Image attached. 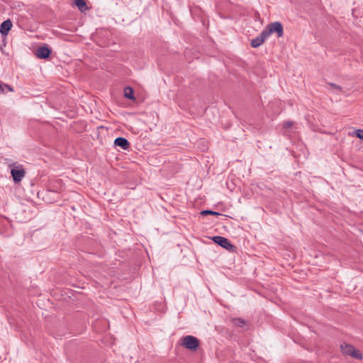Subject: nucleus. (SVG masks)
<instances>
[{"label":"nucleus","mask_w":363,"mask_h":363,"mask_svg":"<svg viewBox=\"0 0 363 363\" xmlns=\"http://www.w3.org/2000/svg\"><path fill=\"white\" fill-rule=\"evenodd\" d=\"M262 31L264 33V35H266L267 38L272 33H276L277 38H281L284 35L283 26L279 21L269 23Z\"/></svg>","instance_id":"f257e3e1"},{"label":"nucleus","mask_w":363,"mask_h":363,"mask_svg":"<svg viewBox=\"0 0 363 363\" xmlns=\"http://www.w3.org/2000/svg\"><path fill=\"white\" fill-rule=\"evenodd\" d=\"M212 240L217 244L218 245L222 247L223 248L227 250L228 251L230 252H236L237 247L235 245H233L228 239L216 235L212 238Z\"/></svg>","instance_id":"f03ea898"},{"label":"nucleus","mask_w":363,"mask_h":363,"mask_svg":"<svg viewBox=\"0 0 363 363\" xmlns=\"http://www.w3.org/2000/svg\"><path fill=\"white\" fill-rule=\"evenodd\" d=\"M182 340V345L191 351H196L199 346V340L192 335H186Z\"/></svg>","instance_id":"7ed1b4c3"},{"label":"nucleus","mask_w":363,"mask_h":363,"mask_svg":"<svg viewBox=\"0 0 363 363\" xmlns=\"http://www.w3.org/2000/svg\"><path fill=\"white\" fill-rule=\"evenodd\" d=\"M341 352L343 354L350 356L357 359H362V355L361 352L350 344H344L341 345Z\"/></svg>","instance_id":"20e7f679"},{"label":"nucleus","mask_w":363,"mask_h":363,"mask_svg":"<svg viewBox=\"0 0 363 363\" xmlns=\"http://www.w3.org/2000/svg\"><path fill=\"white\" fill-rule=\"evenodd\" d=\"M11 175L13 182L15 184H18L25 177L26 171L21 165H19L11 169Z\"/></svg>","instance_id":"39448f33"},{"label":"nucleus","mask_w":363,"mask_h":363,"mask_svg":"<svg viewBox=\"0 0 363 363\" xmlns=\"http://www.w3.org/2000/svg\"><path fill=\"white\" fill-rule=\"evenodd\" d=\"M52 53V50L47 45H44L43 46H40L36 50L35 55L42 60H47L50 57Z\"/></svg>","instance_id":"423d86ee"},{"label":"nucleus","mask_w":363,"mask_h":363,"mask_svg":"<svg viewBox=\"0 0 363 363\" xmlns=\"http://www.w3.org/2000/svg\"><path fill=\"white\" fill-rule=\"evenodd\" d=\"M114 145L118 146L124 150H128L130 147L129 141L123 137L116 138L114 140Z\"/></svg>","instance_id":"0eeeda50"},{"label":"nucleus","mask_w":363,"mask_h":363,"mask_svg":"<svg viewBox=\"0 0 363 363\" xmlns=\"http://www.w3.org/2000/svg\"><path fill=\"white\" fill-rule=\"evenodd\" d=\"M13 26L10 19L3 21L0 26V33L2 36H6Z\"/></svg>","instance_id":"6e6552de"},{"label":"nucleus","mask_w":363,"mask_h":363,"mask_svg":"<svg viewBox=\"0 0 363 363\" xmlns=\"http://www.w3.org/2000/svg\"><path fill=\"white\" fill-rule=\"evenodd\" d=\"M267 38V36L264 35V33L262 31L257 37L251 40L250 45L252 48H257L263 44Z\"/></svg>","instance_id":"1a4fd4ad"},{"label":"nucleus","mask_w":363,"mask_h":363,"mask_svg":"<svg viewBox=\"0 0 363 363\" xmlns=\"http://www.w3.org/2000/svg\"><path fill=\"white\" fill-rule=\"evenodd\" d=\"M75 6L81 11H84L87 10L88 7L86 5V0H74Z\"/></svg>","instance_id":"9d476101"},{"label":"nucleus","mask_w":363,"mask_h":363,"mask_svg":"<svg viewBox=\"0 0 363 363\" xmlns=\"http://www.w3.org/2000/svg\"><path fill=\"white\" fill-rule=\"evenodd\" d=\"M124 96L128 99L134 100L135 96L133 89L130 86L125 87L124 89Z\"/></svg>","instance_id":"9b49d317"},{"label":"nucleus","mask_w":363,"mask_h":363,"mask_svg":"<svg viewBox=\"0 0 363 363\" xmlns=\"http://www.w3.org/2000/svg\"><path fill=\"white\" fill-rule=\"evenodd\" d=\"M233 323L234 325L238 326V327H243L246 325V322L242 318H238L233 319Z\"/></svg>","instance_id":"f8f14e48"},{"label":"nucleus","mask_w":363,"mask_h":363,"mask_svg":"<svg viewBox=\"0 0 363 363\" xmlns=\"http://www.w3.org/2000/svg\"><path fill=\"white\" fill-rule=\"evenodd\" d=\"M201 215L202 216H206V215H212V216H220V213L216 211H213L211 210H203L201 212Z\"/></svg>","instance_id":"ddd939ff"},{"label":"nucleus","mask_w":363,"mask_h":363,"mask_svg":"<svg viewBox=\"0 0 363 363\" xmlns=\"http://www.w3.org/2000/svg\"><path fill=\"white\" fill-rule=\"evenodd\" d=\"M292 125H293V122L288 121H285L284 123L283 128L285 129H288V128H291Z\"/></svg>","instance_id":"4468645a"},{"label":"nucleus","mask_w":363,"mask_h":363,"mask_svg":"<svg viewBox=\"0 0 363 363\" xmlns=\"http://www.w3.org/2000/svg\"><path fill=\"white\" fill-rule=\"evenodd\" d=\"M356 136L359 139H363V130L362 129H358L355 132Z\"/></svg>","instance_id":"2eb2a0df"},{"label":"nucleus","mask_w":363,"mask_h":363,"mask_svg":"<svg viewBox=\"0 0 363 363\" xmlns=\"http://www.w3.org/2000/svg\"><path fill=\"white\" fill-rule=\"evenodd\" d=\"M328 85H329L331 88H333V89H337V90H340V91H341V90H342V87H341L340 86H339V85H337V84H335V83H332V82H330V83H328Z\"/></svg>","instance_id":"dca6fc26"},{"label":"nucleus","mask_w":363,"mask_h":363,"mask_svg":"<svg viewBox=\"0 0 363 363\" xmlns=\"http://www.w3.org/2000/svg\"><path fill=\"white\" fill-rule=\"evenodd\" d=\"M4 89H6L8 91H13V89L12 86H11L9 84H4Z\"/></svg>","instance_id":"f3484780"},{"label":"nucleus","mask_w":363,"mask_h":363,"mask_svg":"<svg viewBox=\"0 0 363 363\" xmlns=\"http://www.w3.org/2000/svg\"><path fill=\"white\" fill-rule=\"evenodd\" d=\"M4 84H0V93H4Z\"/></svg>","instance_id":"a211bd4d"}]
</instances>
